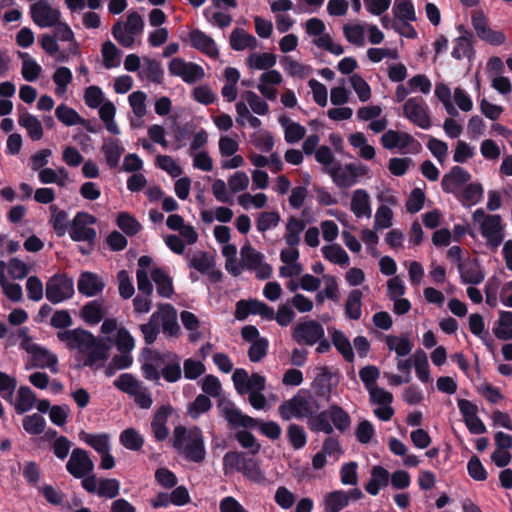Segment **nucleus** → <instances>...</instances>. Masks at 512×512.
Segmentation results:
<instances>
[{
    "instance_id": "obj_16",
    "label": "nucleus",
    "mask_w": 512,
    "mask_h": 512,
    "mask_svg": "<svg viewBox=\"0 0 512 512\" xmlns=\"http://www.w3.org/2000/svg\"><path fill=\"white\" fill-rule=\"evenodd\" d=\"M30 13L34 23L39 27H52L60 20V12L53 9L46 0L31 5Z\"/></svg>"
},
{
    "instance_id": "obj_12",
    "label": "nucleus",
    "mask_w": 512,
    "mask_h": 512,
    "mask_svg": "<svg viewBox=\"0 0 512 512\" xmlns=\"http://www.w3.org/2000/svg\"><path fill=\"white\" fill-rule=\"evenodd\" d=\"M364 497L359 488H353L349 491L336 490L328 493L324 497L325 512H339L345 508L350 501H358Z\"/></svg>"
},
{
    "instance_id": "obj_55",
    "label": "nucleus",
    "mask_w": 512,
    "mask_h": 512,
    "mask_svg": "<svg viewBox=\"0 0 512 512\" xmlns=\"http://www.w3.org/2000/svg\"><path fill=\"white\" fill-rule=\"evenodd\" d=\"M215 265L214 258L206 252H199L189 260V266L205 274Z\"/></svg>"
},
{
    "instance_id": "obj_63",
    "label": "nucleus",
    "mask_w": 512,
    "mask_h": 512,
    "mask_svg": "<svg viewBox=\"0 0 512 512\" xmlns=\"http://www.w3.org/2000/svg\"><path fill=\"white\" fill-rule=\"evenodd\" d=\"M425 199L424 192L420 188H414L410 192L405 204L407 212L410 214L419 212L424 206Z\"/></svg>"
},
{
    "instance_id": "obj_29",
    "label": "nucleus",
    "mask_w": 512,
    "mask_h": 512,
    "mask_svg": "<svg viewBox=\"0 0 512 512\" xmlns=\"http://www.w3.org/2000/svg\"><path fill=\"white\" fill-rule=\"evenodd\" d=\"M351 210L358 218L371 216L370 200L366 190L357 189L354 191L351 199Z\"/></svg>"
},
{
    "instance_id": "obj_35",
    "label": "nucleus",
    "mask_w": 512,
    "mask_h": 512,
    "mask_svg": "<svg viewBox=\"0 0 512 512\" xmlns=\"http://www.w3.org/2000/svg\"><path fill=\"white\" fill-rule=\"evenodd\" d=\"M257 45L256 38L246 33L243 29L236 28L230 35V46L235 51H242L245 48H255Z\"/></svg>"
},
{
    "instance_id": "obj_25",
    "label": "nucleus",
    "mask_w": 512,
    "mask_h": 512,
    "mask_svg": "<svg viewBox=\"0 0 512 512\" xmlns=\"http://www.w3.org/2000/svg\"><path fill=\"white\" fill-rule=\"evenodd\" d=\"M51 219L49 224H95L96 218L86 212H78L73 220H68L67 212L55 205L50 206Z\"/></svg>"
},
{
    "instance_id": "obj_6",
    "label": "nucleus",
    "mask_w": 512,
    "mask_h": 512,
    "mask_svg": "<svg viewBox=\"0 0 512 512\" xmlns=\"http://www.w3.org/2000/svg\"><path fill=\"white\" fill-rule=\"evenodd\" d=\"M403 115L411 123L422 129H429L432 125L428 113V106L425 100L420 96L411 97L405 102Z\"/></svg>"
},
{
    "instance_id": "obj_8",
    "label": "nucleus",
    "mask_w": 512,
    "mask_h": 512,
    "mask_svg": "<svg viewBox=\"0 0 512 512\" xmlns=\"http://www.w3.org/2000/svg\"><path fill=\"white\" fill-rule=\"evenodd\" d=\"M263 254L251 246H243L241 249V262L244 268L255 272L258 279H269L273 269L271 265L263 261Z\"/></svg>"
},
{
    "instance_id": "obj_9",
    "label": "nucleus",
    "mask_w": 512,
    "mask_h": 512,
    "mask_svg": "<svg viewBox=\"0 0 512 512\" xmlns=\"http://www.w3.org/2000/svg\"><path fill=\"white\" fill-rule=\"evenodd\" d=\"M168 70L170 75L181 77L187 84H194L205 76L202 66L193 62H186L182 58H173L169 62Z\"/></svg>"
},
{
    "instance_id": "obj_32",
    "label": "nucleus",
    "mask_w": 512,
    "mask_h": 512,
    "mask_svg": "<svg viewBox=\"0 0 512 512\" xmlns=\"http://www.w3.org/2000/svg\"><path fill=\"white\" fill-rule=\"evenodd\" d=\"M389 483V472L381 467L374 466L371 471V479L365 485V490L371 495H377L381 487Z\"/></svg>"
},
{
    "instance_id": "obj_20",
    "label": "nucleus",
    "mask_w": 512,
    "mask_h": 512,
    "mask_svg": "<svg viewBox=\"0 0 512 512\" xmlns=\"http://www.w3.org/2000/svg\"><path fill=\"white\" fill-rule=\"evenodd\" d=\"M457 29L461 33V36L456 38L451 56L456 60H461L464 57L470 58L474 55L473 33L466 30L463 25H459Z\"/></svg>"
},
{
    "instance_id": "obj_54",
    "label": "nucleus",
    "mask_w": 512,
    "mask_h": 512,
    "mask_svg": "<svg viewBox=\"0 0 512 512\" xmlns=\"http://www.w3.org/2000/svg\"><path fill=\"white\" fill-rule=\"evenodd\" d=\"M394 13L399 20L416 21L415 8L411 0H395Z\"/></svg>"
},
{
    "instance_id": "obj_60",
    "label": "nucleus",
    "mask_w": 512,
    "mask_h": 512,
    "mask_svg": "<svg viewBox=\"0 0 512 512\" xmlns=\"http://www.w3.org/2000/svg\"><path fill=\"white\" fill-rule=\"evenodd\" d=\"M350 83L354 91L357 93L358 98L362 102H366L371 97V89L369 84L359 74H353L350 77Z\"/></svg>"
},
{
    "instance_id": "obj_14",
    "label": "nucleus",
    "mask_w": 512,
    "mask_h": 512,
    "mask_svg": "<svg viewBox=\"0 0 512 512\" xmlns=\"http://www.w3.org/2000/svg\"><path fill=\"white\" fill-rule=\"evenodd\" d=\"M113 345V339L110 337L95 338L94 344L84 353L86 355L84 366L94 369L104 366L108 359V352Z\"/></svg>"
},
{
    "instance_id": "obj_51",
    "label": "nucleus",
    "mask_w": 512,
    "mask_h": 512,
    "mask_svg": "<svg viewBox=\"0 0 512 512\" xmlns=\"http://www.w3.org/2000/svg\"><path fill=\"white\" fill-rule=\"evenodd\" d=\"M249 66L258 70H268L276 64V56L272 53H254L248 58Z\"/></svg>"
},
{
    "instance_id": "obj_3",
    "label": "nucleus",
    "mask_w": 512,
    "mask_h": 512,
    "mask_svg": "<svg viewBox=\"0 0 512 512\" xmlns=\"http://www.w3.org/2000/svg\"><path fill=\"white\" fill-rule=\"evenodd\" d=\"M114 386L132 397L136 405L142 409H149L153 404L149 389L130 373L121 374L114 381Z\"/></svg>"
},
{
    "instance_id": "obj_2",
    "label": "nucleus",
    "mask_w": 512,
    "mask_h": 512,
    "mask_svg": "<svg viewBox=\"0 0 512 512\" xmlns=\"http://www.w3.org/2000/svg\"><path fill=\"white\" fill-rule=\"evenodd\" d=\"M318 400L308 391L299 390L291 399L282 402L278 407L280 417L289 421L292 418L309 419L312 414L319 411Z\"/></svg>"
},
{
    "instance_id": "obj_52",
    "label": "nucleus",
    "mask_w": 512,
    "mask_h": 512,
    "mask_svg": "<svg viewBox=\"0 0 512 512\" xmlns=\"http://www.w3.org/2000/svg\"><path fill=\"white\" fill-rule=\"evenodd\" d=\"M120 442L125 448L137 451L143 446L144 440L135 429L127 428L120 434Z\"/></svg>"
},
{
    "instance_id": "obj_57",
    "label": "nucleus",
    "mask_w": 512,
    "mask_h": 512,
    "mask_svg": "<svg viewBox=\"0 0 512 512\" xmlns=\"http://www.w3.org/2000/svg\"><path fill=\"white\" fill-rule=\"evenodd\" d=\"M287 437L294 449L303 448L307 442V435L304 428L298 424L292 423L287 428Z\"/></svg>"
},
{
    "instance_id": "obj_39",
    "label": "nucleus",
    "mask_w": 512,
    "mask_h": 512,
    "mask_svg": "<svg viewBox=\"0 0 512 512\" xmlns=\"http://www.w3.org/2000/svg\"><path fill=\"white\" fill-rule=\"evenodd\" d=\"M152 279L157 286V293L169 298L173 294L172 280L163 269L156 268L152 271Z\"/></svg>"
},
{
    "instance_id": "obj_5",
    "label": "nucleus",
    "mask_w": 512,
    "mask_h": 512,
    "mask_svg": "<svg viewBox=\"0 0 512 512\" xmlns=\"http://www.w3.org/2000/svg\"><path fill=\"white\" fill-rule=\"evenodd\" d=\"M46 298L53 304L70 299L74 294V283L65 275H54L46 283Z\"/></svg>"
},
{
    "instance_id": "obj_58",
    "label": "nucleus",
    "mask_w": 512,
    "mask_h": 512,
    "mask_svg": "<svg viewBox=\"0 0 512 512\" xmlns=\"http://www.w3.org/2000/svg\"><path fill=\"white\" fill-rule=\"evenodd\" d=\"M332 341L337 350L343 355L344 359L352 362L354 353L349 339L340 331H335L332 335Z\"/></svg>"
},
{
    "instance_id": "obj_19",
    "label": "nucleus",
    "mask_w": 512,
    "mask_h": 512,
    "mask_svg": "<svg viewBox=\"0 0 512 512\" xmlns=\"http://www.w3.org/2000/svg\"><path fill=\"white\" fill-rule=\"evenodd\" d=\"M170 357L171 354H160L156 351H149L141 367L144 377L149 381L158 382L160 379L159 370H162V367H164Z\"/></svg>"
},
{
    "instance_id": "obj_10",
    "label": "nucleus",
    "mask_w": 512,
    "mask_h": 512,
    "mask_svg": "<svg viewBox=\"0 0 512 512\" xmlns=\"http://www.w3.org/2000/svg\"><path fill=\"white\" fill-rule=\"evenodd\" d=\"M58 236L64 235L66 232L74 241L85 242V246H80L79 250L83 255L90 254L97 237L95 229L88 226H54Z\"/></svg>"
},
{
    "instance_id": "obj_43",
    "label": "nucleus",
    "mask_w": 512,
    "mask_h": 512,
    "mask_svg": "<svg viewBox=\"0 0 512 512\" xmlns=\"http://www.w3.org/2000/svg\"><path fill=\"white\" fill-rule=\"evenodd\" d=\"M180 319L183 326L190 331L189 340L191 342H197L202 338V333L199 331L200 322L195 314L189 311H182Z\"/></svg>"
},
{
    "instance_id": "obj_40",
    "label": "nucleus",
    "mask_w": 512,
    "mask_h": 512,
    "mask_svg": "<svg viewBox=\"0 0 512 512\" xmlns=\"http://www.w3.org/2000/svg\"><path fill=\"white\" fill-rule=\"evenodd\" d=\"M161 376L169 383H175L181 379L182 370L178 356L171 355L164 367H162L160 372V377Z\"/></svg>"
},
{
    "instance_id": "obj_30",
    "label": "nucleus",
    "mask_w": 512,
    "mask_h": 512,
    "mask_svg": "<svg viewBox=\"0 0 512 512\" xmlns=\"http://www.w3.org/2000/svg\"><path fill=\"white\" fill-rule=\"evenodd\" d=\"M328 411L333 430L336 429L340 433H345L349 430L351 417L341 406L332 404Z\"/></svg>"
},
{
    "instance_id": "obj_44",
    "label": "nucleus",
    "mask_w": 512,
    "mask_h": 512,
    "mask_svg": "<svg viewBox=\"0 0 512 512\" xmlns=\"http://www.w3.org/2000/svg\"><path fill=\"white\" fill-rule=\"evenodd\" d=\"M19 56L24 59L22 65V76L28 82L35 81L42 72L41 66L32 58H29L28 53L20 52Z\"/></svg>"
},
{
    "instance_id": "obj_27",
    "label": "nucleus",
    "mask_w": 512,
    "mask_h": 512,
    "mask_svg": "<svg viewBox=\"0 0 512 512\" xmlns=\"http://www.w3.org/2000/svg\"><path fill=\"white\" fill-rule=\"evenodd\" d=\"M171 408L169 406H161L157 409L151 422V429L154 437L158 441H163L168 437L169 430L166 426V422Z\"/></svg>"
},
{
    "instance_id": "obj_18",
    "label": "nucleus",
    "mask_w": 512,
    "mask_h": 512,
    "mask_svg": "<svg viewBox=\"0 0 512 512\" xmlns=\"http://www.w3.org/2000/svg\"><path fill=\"white\" fill-rule=\"evenodd\" d=\"M471 180V174L461 166H453L441 180V187L444 192L455 194L461 186Z\"/></svg>"
},
{
    "instance_id": "obj_7",
    "label": "nucleus",
    "mask_w": 512,
    "mask_h": 512,
    "mask_svg": "<svg viewBox=\"0 0 512 512\" xmlns=\"http://www.w3.org/2000/svg\"><path fill=\"white\" fill-rule=\"evenodd\" d=\"M57 338L60 342L65 343L70 350H77L79 353L84 354L94 344L96 337L87 330L76 328L59 331Z\"/></svg>"
},
{
    "instance_id": "obj_1",
    "label": "nucleus",
    "mask_w": 512,
    "mask_h": 512,
    "mask_svg": "<svg viewBox=\"0 0 512 512\" xmlns=\"http://www.w3.org/2000/svg\"><path fill=\"white\" fill-rule=\"evenodd\" d=\"M172 441L173 448L186 460L200 463L205 459L206 450L200 428L177 426L173 430Z\"/></svg>"
},
{
    "instance_id": "obj_17",
    "label": "nucleus",
    "mask_w": 512,
    "mask_h": 512,
    "mask_svg": "<svg viewBox=\"0 0 512 512\" xmlns=\"http://www.w3.org/2000/svg\"><path fill=\"white\" fill-rule=\"evenodd\" d=\"M152 315L157 316V324L162 326V330L169 336H177L180 332V326L177 322V311L171 304H161L157 311Z\"/></svg>"
},
{
    "instance_id": "obj_11",
    "label": "nucleus",
    "mask_w": 512,
    "mask_h": 512,
    "mask_svg": "<svg viewBox=\"0 0 512 512\" xmlns=\"http://www.w3.org/2000/svg\"><path fill=\"white\" fill-rule=\"evenodd\" d=\"M176 233L169 234L164 237L166 245L177 254H182L185 245H191L198 239V234L194 231L193 226H169Z\"/></svg>"
},
{
    "instance_id": "obj_36",
    "label": "nucleus",
    "mask_w": 512,
    "mask_h": 512,
    "mask_svg": "<svg viewBox=\"0 0 512 512\" xmlns=\"http://www.w3.org/2000/svg\"><path fill=\"white\" fill-rule=\"evenodd\" d=\"M385 342L389 350L395 351L398 357L409 355L413 348V343L407 336L387 335Z\"/></svg>"
},
{
    "instance_id": "obj_47",
    "label": "nucleus",
    "mask_w": 512,
    "mask_h": 512,
    "mask_svg": "<svg viewBox=\"0 0 512 512\" xmlns=\"http://www.w3.org/2000/svg\"><path fill=\"white\" fill-rule=\"evenodd\" d=\"M413 362L416 374L420 381L427 383L430 381V371L427 355L424 351L418 350L413 354Z\"/></svg>"
},
{
    "instance_id": "obj_15",
    "label": "nucleus",
    "mask_w": 512,
    "mask_h": 512,
    "mask_svg": "<svg viewBox=\"0 0 512 512\" xmlns=\"http://www.w3.org/2000/svg\"><path fill=\"white\" fill-rule=\"evenodd\" d=\"M67 471L75 478H84L94 470V463L86 450L75 448L66 463Z\"/></svg>"
},
{
    "instance_id": "obj_41",
    "label": "nucleus",
    "mask_w": 512,
    "mask_h": 512,
    "mask_svg": "<svg viewBox=\"0 0 512 512\" xmlns=\"http://www.w3.org/2000/svg\"><path fill=\"white\" fill-rule=\"evenodd\" d=\"M101 53L103 57V65L106 69L118 67L120 65L121 51L110 40L102 44Z\"/></svg>"
},
{
    "instance_id": "obj_38",
    "label": "nucleus",
    "mask_w": 512,
    "mask_h": 512,
    "mask_svg": "<svg viewBox=\"0 0 512 512\" xmlns=\"http://www.w3.org/2000/svg\"><path fill=\"white\" fill-rule=\"evenodd\" d=\"M362 292L359 289H354L348 294L345 303V314L352 320L360 319L362 315Z\"/></svg>"
},
{
    "instance_id": "obj_26",
    "label": "nucleus",
    "mask_w": 512,
    "mask_h": 512,
    "mask_svg": "<svg viewBox=\"0 0 512 512\" xmlns=\"http://www.w3.org/2000/svg\"><path fill=\"white\" fill-rule=\"evenodd\" d=\"M461 280L467 284H480L485 275L476 259H469L458 264Z\"/></svg>"
},
{
    "instance_id": "obj_21",
    "label": "nucleus",
    "mask_w": 512,
    "mask_h": 512,
    "mask_svg": "<svg viewBox=\"0 0 512 512\" xmlns=\"http://www.w3.org/2000/svg\"><path fill=\"white\" fill-rule=\"evenodd\" d=\"M107 309L103 300H93L86 303L80 310V318L90 326L100 323L106 316Z\"/></svg>"
},
{
    "instance_id": "obj_46",
    "label": "nucleus",
    "mask_w": 512,
    "mask_h": 512,
    "mask_svg": "<svg viewBox=\"0 0 512 512\" xmlns=\"http://www.w3.org/2000/svg\"><path fill=\"white\" fill-rule=\"evenodd\" d=\"M55 115L57 119L66 126H73L80 122H84V118H82L76 110L65 104H60L56 108Z\"/></svg>"
},
{
    "instance_id": "obj_59",
    "label": "nucleus",
    "mask_w": 512,
    "mask_h": 512,
    "mask_svg": "<svg viewBox=\"0 0 512 512\" xmlns=\"http://www.w3.org/2000/svg\"><path fill=\"white\" fill-rule=\"evenodd\" d=\"M212 407V402L208 396L200 394L189 405L188 414L191 418L196 419L200 414L209 411Z\"/></svg>"
},
{
    "instance_id": "obj_64",
    "label": "nucleus",
    "mask_w": 512,
    "mask_h": 512,
    "mask_svg": "<svg viewBox=\"0 0 512 512\" xmlns=\"http://www.w3.org/2000/svg\"><path fill=\"white\" fill-rule=\"evenodd\" d=\"M143 73L147 80L153 83H160L163 78V69L161 64L154 59L145 58Z\"/></svg>"
},
{
    "instance_id": "obj_24",
    "label": "nucleus",
    "mask_w": 512,
    "mask_h": 512,
    "mask_svg": "<svg viewBox=\"0 0 512 512\" xmlns=\"http://www.w3.org/2000/svg\"><path fill=\"white\" fill-rule=\"evenodd\" d=\"M104 281L95 273L84 272L80 275L77 288L79 293L87 297H93L102 292Z\"/></svg>"
},
{
    "instance_id": "obj_23",
    "label": "nucleus",
    "mask_w": 512,
    "mask_h": 512,
    "mask_svg": "<svg viewBox=\"0 0 512 512\" xmlns=\"http://www.w3.org/2000/svg\"><path fill=\"white\" fill-rule=\"evenodd\" d=\"M222 413L224 418L227 420L229 425L233 427H244V428H253L258 424V420L254 419L248 415H245L236 408L232 403L228 402L222 408Z\"/></svg>"
},
{
    "instance_id": "obj_42",
    "label": "nucleus",
    "mask_w": 512,
    "mask_h": 512,
    "mask_svg": "<svg viewBox=\"0 0 512 512\" xmlns=\"http://www.w3.org/2000/svg\"><path fill=\"white\" fill-rule=\"evenodd\" d=\"M80 438L99 454L110 451L109 437L107 434H90L82 432L80 434Z\"/></svg>"
},
{
    "instance_id": "obj_13",
    "label": "nucleus",
    "mask_w": 512,
    "mask_h": 512,
    "mask_svg": "<svg viewBox=\"0 0 512 512\" xmlns=\"http://www.w3.org/2000/svg\"><path fill=\"white\" fill-rule=\"evenodd\" d=\"M324 334V328L319 322L309 320L295 326L293 339L298 344L313 346L324 337Z\"/></svg>"
},
{
    "instance_id": "obj_50",
    "label": "nucleus",
    "mask_w": 512,
    "mask_h": 512,
    "mask_svg": "<svg viewBox=\"0 0 512 512\" xmlns=\"http://www.w3.org/2000/svg\"><path fill=\"white\" fill-rule=\"evenodd\" d=\"M498 339H512V312L504 311L500 313L498 327L494 330Z\"/></svg>"
},
{
    "instance_id": "obj_4",
    "label": "nucleus",
    "mask_w": 512,
    "mask_h": 512,
    "mask_svg": "<svg viewBox=\"0 0 512 512\" xmlns=\"http://www.w3.org/2000/svg\"><path fill=\"white\" fill-rule=\"evenodd\" d=\"M333 182L339 188H349L357 183L360 176L367 173V167L363 164L356 165L354 163L345 164L344 167L337 163L328 170Z\"/></svg>"
},
{
    "instance_id": "obj_48",
    "label": "nucleus",
    "mask_w": 512,
    "mask_h": 512,
    "mask_svg": "<svg viewBox=\"0 0 512 512\" xmlns=\"http://www.w3.org/2000/svg\"><path fill=\"white\" fill-rule=\"evenodd\" d=\"M233 217V212L228 207H218L215 211L203 210L201 212V219L204 223L210 224L214 220H218L221 223L230 222Z\"/></svg>"
},
{
    "instance_id": "obj_53",
    "label": "nucleus",
    "mask_w": 512,
    "mask_h": 512,
    "mask_svg": "<svg viewBox=\"0 0 512 512\" xmlns=\"http://www.w3.org/2000/svg\"><path fill=\"white\" fill-rule=\"evenodd\" d=\"M46 421L38 413L25 416L23 419V428L30 435H39L44 432Z\"/></svg>"
},
{
    "instance_id": "obj_45",
    "label": "nucleus",
    "mask_w": 512,
    "mask_h": 512,
    "mask_svg": "<svg viewBox=\"0 0 512 512\" xmlns=\"http://www.w3.org/2000/svg\"><path fill=\"white\" fill-rule=\"evenodd\" d=\"M243 475L255 483H264L266 478L265 474L261 470L259 463L252 459L247 458L240 470Z\"/></svg>"
},
{
    "instance_id": "obj_49",
    "label": "nucleus",
    "mask_w": 512,
    "mask_h": 512,
    "mask_svg": "<svg viewBox=\"0 0 512 512\" xmlns=\"http://www.w3.org/2000/svg\"><path fill=\"white\" fill-rule=\"evenodd\" d=\"M120 482L115 478H102L99 480L97 495L99 497L113 499L118 496Z\"/></svg>"
},
{
    "instance_id": "obj_62",
    "label": "nucleus",
    "mask_w": 512,
    "mask_h": 512,
    "mask_svg": "<svg viewBox=\"0 0 512 512\" xmlns=\"http://www.w3.org/2000/svg\"><path fill=\"white\" fill-rule=\"evenodd\" d=\"M483 196V187L480 183H469L460 193V199L468 204H475Z\"/></svg>"
},
{
    "instance_id": "obj_28",
    "label": "nucleus",
    "mask_w": 512,
    "mask_h": 512,
    "mask_svg": "<svg viewBox=\"0 0 512 512\" xmlns=\"http://www.w3.org/2000/svg\"><path fill=\"white\" fill-rule=\"evenodd\" d=\"M124 150V147L120 144L118 139L105 138L103 141L102 152L110 168H116L118 166Z\"/></svg>"
},
{
    "instance_id": "obj_34",
    "label": "nucleus",
    "mask_w": 512,
    "mask_h": 512,
    "mask_svg": "<svg viewBox=\"0 0 512 512\" xmlns=\"http://www.w3.org/2000/svg\"><path fill=\"white\" fill-rule=\"evenodd\" d=\"M33 354L35 366L39 368H49L52 372H57V357L47 349L34 345L29 350Z\"/></svg>"
},
{
    "instance_id": "obj_22",
    "label": "nucleus",
    "mask_w": 512,
    "mask_h": 512,
    "mask_svg": "<svg viewBox=\"0 0 512 512\" xmlns=\"http://www.w3.org/2000/svg\"><path fill=\"white\" fill-rule=\"evenodd\" d=\"M191 46L211 58L219 55L215 41L203 31L194 29L189 33Z\"/></svg>"
},
{
    "instance_id": "obj_33",
    "label": "nucleus",
    "mask_w": 512,
    "mask_h": 512,
    "mask_svg": "<svg viewBox=\"0 0 512 512\" xmlns=\"http://www.w3.org/2000/svg\"><path fill=\"white\" fill-rule=\"evenodd\" d=\"M18 123L27 130L31 140L38 141L43 137V127L41 122L36 116L29 112L22 113L19 116Z\"/></svg>"
},
{
    "instance_id": "obj_61",
    "label": "nucleus",
    "mask_w": 512,
    "mask_h": 512,
    "mask_svg": "<svg viewBox=\"0 0 512 512\" xmlns=\"http://www.w3.org/2000/svg\"><path fill=\"white\" fill-rule=\"evenodd\" d=\"M480 232L484 238H486L487 243L492 247H498L504 238V234L502 231L503 226H479Z\"/></svg>"
},
{
    "instance_id": "obj_56",
    "label": "nucleus",
    "mask_w": 512,
    "mask_h": 512,
    "mask_svg": "<svg viewBox=\"0 0 512 512\" xmlns=\"http://www.w3.org/2000/svg\"><path fill=\"white\" fill-rule=\"evenodd\" d=\"M323 255L329 261L340 266H347L349 264L348 254L340 246L328 245L322 248Z\"/></svg>"
},
{
    "instance_id": "obj_37",
    "label": "nucleus",
    "mask_w": 512,
    "mask_h": 512,
    "mask_svg": "<svg viewBox=\"0 0 512 512\" xmlns=\"http://www.w3.org/2000/svg\"><path fill=\"white\" fill-rule=\"evenodd\" d=\"M37 398L33 390L28 386H21L18 389L17 402L15 410L18 414H23L31 410Z\"/></svg>"
},
{
    "instance_id": "obj_31",
    "label": "nucleus",
    "mask_w": 512,
    "mask_h": 512,
    "mask_svg": "<svg viewBox=\"0 0 512 512\" xmlns=\"http://www.w3.org/2000/svg\"><path fill=\"white\" fill-rule=\"evenodd\" d=\"M307 426L312 432L315 433L322 432L327 435L332 434L333 426L330 422L328 409L312 414V416H310L307 420Z\"/></svg>"
}]
</instances>
